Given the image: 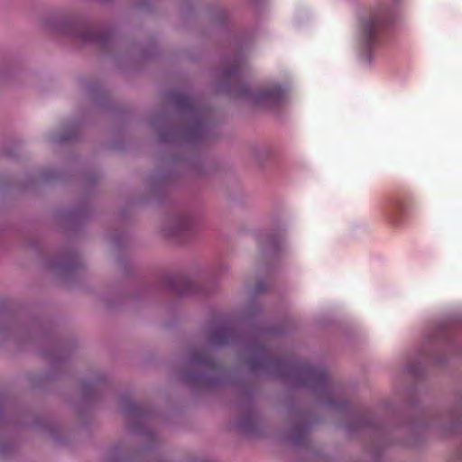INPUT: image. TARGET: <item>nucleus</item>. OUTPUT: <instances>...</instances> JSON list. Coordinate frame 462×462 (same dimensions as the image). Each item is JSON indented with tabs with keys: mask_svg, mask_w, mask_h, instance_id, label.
Listing matches in <instances>:
<instances>
[{
	"mask_svg": "<svg viewBox=\"0 0 462 462\" xmlns=\"http://www.w3.org/2000/svg\"><path fill=\"white\" fill-rule=\"evenodd\" d=\"M304 374L306 377V383L325 387L328 385V373L323 368L308 367L304 370Z\"/></svg>",
	"mask_w": 462,
	"mask_h": 462,
	"instance_id": "nucleus-3",
	"label": "nucleus"
},
{
	"mask_svg": "<svg viewBox=\"0 0 462 462\" xmlns=\"http://www.w3.org/2000/svg\"><path fill=\"white\" fill-rule=\"evenodd\" d=\"M407 210V206L404 202L399 201L397 202L393 209V221L398 222L402 216L405 214Z\"/></svg>",
	"mask_w": 462,
	"mask_h": 462,
	"instance_id": "nucleus-7",
	"label": "nucleus"
},
{
	"mask_svg": "<svg viewBox=\"0 0 462 462\" xmlns=\"http://www.w3.org/2000/svg\"><path fill=\"white\" fill-rule=\"evenodd\" d=\"M192 362L198 365H211L210 357L204 352L198 353L192 359Z\"/></svg>",
	"mask_w": 462,
	"mask_h": 462,
	"instance_id": "nucleus-8",
	"label": "nucleus"
},
{
	"mask_svg": "<svg viewBox=\"0 0 462 462\" xmlns=\"http://www.w3.org/2000/svg\"><path fill=\"white\" fill-rule=\"evenodd\" d=\"M220 337H214L212 339L213 343L216 345H225L229 343V337L233 335L232 329L229 328H222L220 329Z\"/></svg>",
	"mask_w": 462,
	"mask_h": 462,
	"instance_id": "nucleus-6",
	"label": "nucleus"
},
{
	"mask_svg": "<svg viewBox=\"0 0 462 462\" xmlns=\"http://www.w3.org/2000/svg\"><path fill=\"white\" fill-rule=\"evenodd\" d=\"M185 284H186L187 288L180 290V293H185V292L191 291L192 283L189 281H185Z\"/></svg>",
	"mask_w": 462,
	"mask_h": 462,
	"instance_id": "nucleus-9",
	"label": "nucleus"
},
{
	"mask_svg": "<svg viewBox=\"0 0 462 462\" xmlns=\"http://www.w3.org/2000/svg\"><path fill=\"white\" fill-rule=\"evenodd\" d=\"M189 120L188 122L189 124V129H188V135L189 138L195 139L199 138L204 135L205 130L204 127L201 125L202 119L204 117H188Z\"/></svg>",
	"mask_w": 462,
	"mask_h": 462,
	"instance_id": "nucleus-5",
	"label": "nucleus"
},
{
	"mask_svg": "<svg viewBox=\"0 0 462 462\" xmlns=\"http://www.w3.org/2000/svg\"><path fill=\"white\" fill-rule=\"evenodd\" d=\"M181 227L182 228H188L189 227V224L188 223H184L181 225Z\"/></svg>",
	"mask_w": 462,
	"mask_h": 462,
	"instance_id": "nucleus-10",
	"label": "nucleus"
},
{
	"mask_svg": "<svg viewBox=\"0 0 462 462\" xmlns=\"http://www.w3.org/2000/svg\"><path fill=\"white\" fill-rule=\"evenodd\" d=\"M174 102L179 108L178 116H199L198 111L194 107L192 99L183 94H178L174 97Z\"/></svg>",
	"mask_w": 462,
	"mask_h": 462,
	"instance_id": "nucleus-4",
	"label": "nucleus"
},
{
	"mask_svg": "<svg viewBox=\"0 0 462 462\" xmlns=\"http://www.w3.org/2000/svg\"><path fill=\"white\" fill-rule=\"evenodd\" d=\"M288 88L280 85L263 87L254 94V102L258 106H271L279 105L286 99Z\"/></svg>",
	"mask_w": 462,
	"mask_h": 462,
	"instance_id": "nucleus-2",
	"label": "nucleus"
},
{
	"mask_svg": "<svg viewBox=\"0 0 462 462\" xmlns=\"http://www.w3.org/2000/svg\"><path fill=\"white\" fill-rule=\"evenodd\" d=\"M238 72V69H236L232 73L236 74Z\"/></svg>",
	"mask_w": 462,
	"mask_h": 462,
	"instance_id": "nucleus-12",
	"label": "nucleus"
},
{
	"mask_svg": "<svg viewBox=\"0 0 462 462\" xmlns=\"http://www.w3.org/2000/svg\"><path fill=\"white\" fill-rule=\"evenodd\" d=\"M70 138H72V136H66V137H63L62 139H63V140H69V139H70Z\"/></svg>",
	"mask_w": 462,
	"mask_h": 462,
	"instance_id": "nucleus-11",
	"label": "nucleus"
},
{
	"mask_svg": "<svg viewBox=\"0 0 462 462\" xmlns=\"http://www.w3.org/2000/svg\"><path fill=\"white\" fill-rule=\"evenodd\" d=\"M387 22V13L383 7L369 11L360 20V34L367 48L377 46Z\"/></svg>",
	"mask_w": 462,
	"mask_h": 462,
	"instance_id": "nucleus-1",
	"label": "nucleus"
}]
</instances>
